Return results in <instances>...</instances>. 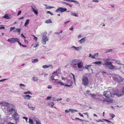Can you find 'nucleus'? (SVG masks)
Segmentation results:
<instances>
[{
    "instance_id": "1",
    "label": "nucleus",
    "mask_w": 124,
    "mask_h": 124,
    "mask_svg": "<svg viewBox=\"0 0 124 124\" xmlns=\"http://www.w3.org/2000/svg\"><path fill=\"white\" fill-rule=\"evenodd\" d=\"M108 59H107L104 60V65L107 66L108 68L110 69H116V66H114L112 64V62H108Z\"/></svg>"
},
{
    "instance_id": "2",
    "label": "nucleus",
    "mask_w": 124,
    "mask_h": 124,
    "mask_svg": "<svg viewBox=\"0 0 124 124\" xmlns=\"http://www.w3.org/2000/svg\"><path fill=\"white\" fill-rule=\"evenodd\" d=\"M112 78L115 81L119 83L121 82L124 79L122 77L117 74L114 75L113 76Z\"/></svg>"
},
{
    "instance_id": "3",
    "label": "nucleus",
    "mask_w": 124,
    "mask_h": 124,
    "mask_svg": "<svg viewBox=\"0 0 124 124\" xmlns=\"http://www.w3.org/2000/svg\"><path fill=\"white\" fill-rule=\"evenodd\" d=\"M71 66L74 70H77L78 66V60L75 59L72 60L71 62Z\"/></svg>"
},
{
    "instance_id": "4",
    "label": "nucleus",
    "mask_w": 124,
    "mask_h": 124,
    "mask_svg": "<svg viewBox=\"0 0 124 124\" xmlns=\"http://www.w3.org/2000/svg\"><path fill=\"white\" fill-rule=\"evenodd\" d=\"M46 32H44L42 35L43 36L42 41V43L43 44H45L46 43V42L48 40L47 37L46 35Z\"/></svg>"
},
{
    "instance_id": "5",
    "label": "nucleus",
    "mask_w": 124,
    "mask_h": 124,
    "mask_svg": "<svg viewBox=\"0 0 124 124\" xmlns=\"http://www.w3.org/2000/svg\"><path fill=\"white\" fill-rule=\"evenodd\" d=\"M15 107L13 104H10L8 108H7V111L8 112H11L15 111Z\"/></svg>"
},
{
    "instance_id": "6",
    "label": "nucleus",
    "mask_w": 124,
    "mask_h": 124,
    "mask_svg": "<svg viewBox=\"0 0 124 124\" xmlns=\"http://www.w3.org/2000/svg\"><path fill=\"white\" fill-rule=\"evenodd\" d=\"M12 117L13 119L16 121V123L19 120V115L16 112H15L13 114Z\"/></svg>"
},
{
    "instance_id": "7",
    "label": "nucleus",
    "mask_w": 124,
    "mask_h": 124,
    "mask_svg": "<svg viewBox=\"0 0 124 124\" xmlns=\"http://www.w3.org/2000/svg\"><path fill=\"white\" fill-rule=\"evenodd\" d=\"M104 95L107 99H109L111 97V94L109 91H104L103 93Z\"/></svg>"
},
{
    "instance_id": "8",
    "label": "nucleus",
    "mask_w": 124,
    "mask_h": 124,
    "mask_svg": "<svg viewBox=\"0 0 124 124\" xmlns=\"http://www.w3.org/2000/svg\"><path fill=\"white\" fill-rule=\"evenodd\" d=\"M83 83L84 85H88L89 81L87 77H84L82 80Z\"/></svg>"
},
{
    "instance_id": "9",
    "label": "nucleus",
    "mask_w": 124,
    "mask_h": 124,
    "mask_svg": "<svg viewBox=\"0 0 124 124\" xmlns=\"http://www.w3.org/2000/svg\"><path fill=\"white\" fill-rule=\"evenodd\" d=\"M83 66V63L81 61L79 62H78V68H80L78 69V70L82 71L83 70V68L82 67Z\"/></svg>"
},
{
    "instance_id": "10",
    "label": "nucleus",
    "mask_w": 124,
    "mask_h": 124,
    "mask_svg": "<svg viewBox=\"0 0 124 124\" xmlns=\"http://www.w3.org/2000/svg\"><path fill=\"white\" fill-rule=\"evenodd\" d=\"M67 10V9L66 8L60 7L56 10L55 12H61V13H62L65 11H66Z\"/></svg>"
},
{
    "instance_id": "11",
    "label": "nucleus",
    "mask_w": 124,
    "mask_h": 124,
    "mask_svg": "<svg viewBox=\"0 0 124 124\" xmlns=\"http://www.w3.org/2000/svg\"><path fill=\"white\" fill-rule=\"evenodd\" d=\"M9 104L10 103H9L6 102H2L1 103V104L2 106L7 107V108H8Z\"/></svg>"
},
{
    "instance_id": "12",
    "label": "nucleus",
    "mask_w": 124,
    "mask_h": 124,
    "mask_svg": "<svg viewBox=\"0 0 124 124\" xmlns=\"http://www.w3.org/2000/svg\"><path fill=\"white\" fill-rule=\"evenodd\" d=\"M98 100L100 101H102L103 102H104V101H107L110 102H112V101L110 99H104V100H102V99L99 98L98 99Z\"/></svg>"
},
{
    "instance_id": "13",
    "label": "nucleus",
    "mask_w": 124,
    "mask_h": 124,
    "mask_svg": "<svg viewBox=\"0 0 124 124\" xmlns=\"http://www.w3.org/2000/svg\"><path fill=\"white\" fill-rule=\"evenodd\" d=\"M53 75H52V77H51V80H57L56 79H55L54 78V77L55 76L57 77V72L56 71H55V72H54L53 73Z\"/></svg>"
},
{
    "instance_id": "14",
    "label": "nucleus",
    "mask_w": 124,
    "mask_h": 124,
    "mask_svg": "<svg viewBox=\"0 0 124 124\" xmlns=\"http://www.w3.org/2000/svg\"><path fill=\"white\" fill-rule=\"evenodd\" d=\"M86 37L83 38L79 41V42L81 44H84L85 43Z\"/></svg>"
},
{
    "instance_id": "15",
    "label": "nucleus",
    "mask_w": 124,
    "mask_h": 124,
    "mask_svg": "<svg viewBox=\"0 0 124 124\" xmlns=\"http://www.w3.org/2000/svg\"><path fill=\"white\" fill-rule=\"evenodd\" d=\"M23 97L25 99L30 100V98L31 97V96L28 94L23 95Z\"/></svg>"
},
{
    "instance_id": "16",
    "label": "nucleus",
    "mask_w": 124,
    "mask_h": 124,
    "mask_svg": "<svg viewBox=\"0 0 124 124\" xmlns=\"http://www.w3.org/2000/svg\"><path fill=\"white\" fill-rule=\"evenodd\" d=\"M19 39L17 38H12L11 43H15L16 42H18Z\"/></svg>"
},
{
    "instance_id": "17",
    "label": "nucleus",
    "mask_w": 124,
    "mask_h": 124,
    "mask_svg": "<svg viewBox=\"0 0 124 124\" xmlns=\"http://www.w3.org/2000/svg\"><path fill=\"white\" fill-rule=\"evenodd\" d=\"M3 17L4 18H5L6 19H9L11 18V17L9 16L8 14H5L4 16H3Z\"/></svg>"
},
{
    "instance_id": "18",
    "label": "nucleus",
    "mask_w": 124,
    "mask_h": 124,
    "mask_svg": "<svg viewBox=\"0 0 124 124\" xmlns=\"http://www.w3.org/2000/svg\"><path fill=\"white\" fill-rule=\"evenodd\" d=\"M32 78L34 82H36L39 80V78L37 77H33Z\"/></svg>"
},
{
    "instance_id": "19",
    "label": "nucleus",
    "mask_w": 124,
    "mask_h": 124,
    "mask_svg": "<svg viewBox=\"0 0 124 124\" xmlns=\"http://www.w3.org/2000/svg\"><path fill=\"white\" fill-rule=\"evenodd\" d=\"M69 111L71 112V113H74L75 112H77V110L71 109H69Z\"/></svg>"
},
{
    "instance_id": "20",
    "label": "nucleus",
    "mask_w": 124,
    "mask_h": 124,
    "mask_svg": "<svg viewBox=\"0 0 124 124\" xmlns=\"http://www.w3.org/2000/svg\"><path fill=\"white\" fill-rule=\"evenodd\" d=\"M91 97L94 99H96V97L97 95H96L95 94H94L90 93V96Z\"/></svg>"
},
{
    "instance_id": "21",
    "label": "nucleus",
    "mask_w": 124,
    "mask_h": 124,
    "mask_svg": "<svg viewBox=\"0 0 124 124\" xmlns=\"http://www.w3.org/2000/svg\"><path fill=\"white\" fill-rule=\"evenodd\" d=\"M89 93V91H87L86 93H85V94L87 96H90V94L91 93Z\"/></svg>"
},
{
    "instance_id": "22",
    "label": "nucleus",
    "mask_w": 124,
    "mask_h": 124,
    "mask_svg": "<svg viewBox=\"0 0 124 124\" xmlns=\"http://www.w3.org/2000/svg\"><path fill=\"white\" fill-rule=\"evenodd\" d=\"M71 50H78V47H76L74 46H72L71 47Z\"/></svg>"
},
{
    "instance_id": "23",
    "label": "nucleus",
    "mask_w": 124,
    "mask_h": 124,
    "mask_svg": "<svg viewBox=\"0 0 124 124\" xmlns=\"http://www.w3.org/2000/svg\"><path fill=\"white\" fill-rule=\"evenodd\" d=\"M21 29L20 28L19 29H16V30H15L14 32H19L21 31Z\"/></svg>"
},
{
    "instance_id": "24",
    "label": "nucleus",
    "mask_w": 124,
    "mask_h": 124,
    "mask_svg": "<svg viewBox=\"0 0 124 124\" xmlns=\"http://www.w3.org/2000/svg\"><path fill=\"white\" fill-rule=\"evenodd\" d=\"M102 63L101 62V61H97L96 62L94 63L100 66V65Z\"/></svg>"
},
{
    "instance_id": "25",
    "label": "nucleus",
    "mask_w": 124,
    "mask_h": 124,
    "mask_svg": "<svg viewBox=\"0 0 124 124\" xmlns=\"http://www.w3.org/2000/svg\"><path fill=\"white\" fill-rule=\"evenodd\" d=\"M45 23H52V22L51 21L50 19H49L45 21Z\"/></svg>"
},
{
    "instance_id": "26",
    "label": "nucleus",
    "mask_w": 124,
    "mask_h": 124,
    "mask_svg": "<svg viewBox=\"0 0 124 124\" xmlns=\"http://www.w3.org/2000/svg\"><path fill=\"white\" fill-rule=\"evenodd\" d=\"M28 106L29 108L31 110H34L35 109V107H30V105L29 104L28 105Z\"/></svg>"
},
{
    "instance_id": "27",
    "label": "nucleus",
    "mask_w": 124,
    "mask_h": 124,
    "mask_svg": "<svg viewBox=\"0 0 124 124\" xmlns=\"http://www.w3.org/2000/svg\"><path fill=\"white\" fill-rule=\"evenodd\" d=\"M54 105V103L52 102H50L49 103V105L51 107H53V106Z\"/></svg>"
},
{
    "instance_id": "28",
    "label": "nucleus",
    "mask_w": 124,
    "mask_h": 124,
    "mask_svg": "<svg viewBox=\"0 0 124 124\" xmlns=\"http://www.w3.org/2000/svg\"><path fill=\"white\" fill-rule=\"evenodd\" d=\"M29 122L30 124H33L32 120L30 118H29Z\"/></svg>"
},
{
    "instance_id": "29",
    "label": "nucleus",
    "mask_w": 124,
    "mask_h": 124,
    "mask_svg": "<svg viewBox=\"0 0 124 124\" xmlns=\"http://www.w3.org/2000/svg\"><path fill=\"white\" fill-rule=\"evenodd\" d=\"M116 62L117 64H122L121 63V61L119 60H116L115 61Z\"/></svg>"
},
{
    "instance_id": "30",
    "label": "nucleus",
    "mask_w": 124,
    "mask_h": 124,
    "mask_svg": "<svg viewBox=\"0 0 124 124\" xmlns=\"http://www.w3.org/2000/svg\"><path fill=\"white\" fill-rule=\"evenodd\" d=\"M51 66L52 65L47 66L46 65H44L42 66V67L44 69H46L48 68L50 66Z\"/></svg>"
},
{
    "instance_id": "31",
    "label": "nucleus",
    "mask_w": 124,
    "mask_h": 124,
    "mask_svg": "<svg viewBox=\"0 0 124 124\" xmlns=\"http://www.w3.org/2000/svg\"><path fill=\"white\" fill-rule=\"evenodd\" d=\"M89 57L93 59H96V57H95L94 56H93L91 54H89Z\"/></svg>"
},
{
    "instance_id": "32",
    "label": "nucleus",
    "mask_w": 124,
    "mask_h": 124,
    "mask_svg": "<svg viewBox=\"0 0 124 124\" xmlns=\"http://www.w3.org/2000/svg\"><path fill=\"white\" fill-rule=\"evenodd\" d=\"M29 19H27L26 21V22L25 23L24 26H26V25H28L29 23Z\"/></svg>"
},
{
    "instance_id": "33",
    "label": "nucleus",
    "mask_w": 124,
    "mask_h": 124,
    "mask_svg": "<svg viewBox=\"0 0 124 124\" xmlns=\"http://www.w3.org/2000/svg\"><path fill=\"white\" fill-rule=\"evenodd\" d=\"M38 60L37 59H34L33 61H32V62L33 63H36L38 62Z\"/></svg>"
},
{
    "instance_id": "34",
    "label": "nucleus",
    "mask_w": 124,
    "mask_h": 124,
    "mask_svg": "<svg viewBox=\"0 0 124 124\" xmlns=\"http://www.w3.org/2000/svg\"><path fill=\"white\" fill-rule=\"evenodd\" d=\"M113 50V49H108L106 52V53H108L109 52H112Z\"/></svg>"
},
{
    "instance_id": "35",
    "label": "nucleus",
    "mask_w": 124,
    "mask_h": 124,
    "mask_svg": "<svg viewBox=\"0 0 124 124\" xmlns=\"http://www.w3.org/2000/svg\"><path fill=\"white\" fill-rule=\"evenodd\" d=\"M91 66V65H86L85 66V68L86 69H88V68L90 67Z\"/></svg>"
},
{
    "instance_id": "36",
    "label": "nucleus",
    "mask_w": 124,
    "mask_h": 124,
    "mask_svg": "<svg viewBox=\"0 0 124 124\" xmlns=\"http://www.w3.org/2000/svg\"><path fill=\"white\" fill-rule=\"evenodd\" d=\"M33 11L34 12V13L36 15H37L38 13V12L37 11V9H36L34 10Z\"/></svg>"
},
{
    "instance_id": "37",
    "label": "nucleus",
    "mask_w": 124,
    "mask_h": 124,
    "mask_svg": "<svg viewBox=\"0 0 124 124\" xmlns=\"http://www.w3.org/2000/svg\"><path fill=\"white\" fill-rule=\"evenodd\" d=\"M110 116L112 118H114V117L115 116V115L113 114H109Z\"/></svg>"
},
{
    "instance_id": "38",
    "label": "nucleus",
    "mask_w": 124,
    "mask_h": 124,
    "mask_svg": "<svg viewBox=\"0 0 124 124\" xmlns=\"http://www.w3.org/2000/svg\"><path fill=\"white\" fill-rule=\"evenodd\" d=\"M27 93L32 94L29 91L28 92H24V94H27Z\"/></svg>"
},
{
    "instance_id": "39",
    "label": "nucleus",
    "mask_w": 124,
    "mask_h": 124,
    "mask_svg": "<svg viewBox=\"0 0 124 124\" xmlns=\"http://www.w3.org/2000/svg\"><path fill=\"white\" fill-rule=\"evenodd\" d=\"M15 29V27H11L10 28V31H11Z\"/></svg>"
},
{
    "instance_id": "40",
    "label": "nucleus",
    "mask_w": 124,
    "mask_h": 124,
    "mask_svg": "<svg viewBox=\"0 0 124 124\" xmlns=\"http://www.w3.org/2000/svg\"><path fill=\"white\" fill-rule=\"evenodd\" d=\"M36 124H41L40 122L39 121L36 120Z\"/></svg>"
},
{
    "instance_id": "41",
    "label": "nucleus",
    "mask_w": 124,
    "mask_h": 124,
    "mask_svg": "<svg viewBox=\"0 0 124 124\" xmlns=\"http://www.w3.org/2000/svg\"><path fill=\"white\" fill-rule=\"evenodd\" d=\"M103 120H105L106 121H107V122H108V124H110V123H111V122L110 121H109L107 119H103Z\"/></svg>"
},
{
    "instance_id": "42",
    "label": "nucleus",
    "mask_w": 124,
    "mask_h": 124,
    "mask_svg": "<svg viewBox=\"0 0 124 124\" xmlns=\"http://www.w3.org/2000/svg\"><path fill=\"white\" fill-rule=\"evenodd\" d=\"M31 7L32 8V11H33L34 10H35V8H36V7L35 6L34 7H33L32 6H31Z\"/></svg>"
},
{
    "instance_id": "43",
    "label": "nucleus",
    "mask_w": 124,
    "mask_h": 124,
    "mask_svg": "<svg viewBox=\"0 0 124 124\" xmlns=\"http://www.w3.org/2000/svg\"><path fill=\"white\" fill-rule=\"evenodd\" d=\"M71 74L73 76V79L74 80V81L75 82V79L74 75V74H72V73H71Z\"/></svg>"
},
{
    "instance_id": "44",
    "label": "nucleus",
    "mask_w": 124,
    "mask_h": 124,
    "mask_svg": "<svg viewBox=\"0 0 124 124\" xmlns=\"http://www.w3.org/2000/svg\"><path fill=\"white\" fill-rule=\"evenodd\" d=\"M23 119H25V120H26V122H27V121H28L27 120L28 119V118L27 117H23Z\"/></svg>"
},
{
    "instance_id": "45",
    "label": "nucleus",
    "mask_w": 124,
    "mask_h": 124,
    "mask_svg": "<svg viewBox=\"0 0 124 124\" xmlns=\"http://www.w3.org/2000/svg\"><path fill=\"white\" fill-rule=\"evenodd\" d=\"M47 13L51 15H53V14L52 13H51L50 11H47Z\"/></svg>"
},
{
    "instance_id": "46",
    "label": "nucleus",
    "mask_w": 124,
    "mask_h": 124,
    "mask_svg": "<svg viewBox=\"0 0 124 124\" xmlns=\"http://www.w3.org/2000/svg\"><path fill=\"white\" fill-rule=\"evenodd\" d=\"M7 80V79H3L0 80V82H3L4 80Z\"/></svg>"
},
{
    "instance_id": "47",
    "label": "nucleus",
    "mask_w": 124,
    "mask_h": 124,
    "mask_svg": "<svg viewBox=\"0 0 124 124\" xmlns=\"http://www.w3.org/2000/svg\"><path fill=\"white\" fill-rule=\"evenodd\" d=\"M47 88L48 89H51L52 87L51 85H49L48 86Z\"/></svg>"
},
{
    "instance_id": "48",
    "label": "nucleus",
    "mask_w": 124,
    "mask_h": 124,
    "mask_svg": "<svg viewBox=\"0 0 124 124\" xmlns=\"http://www.w3.org/2000/svg\"><path fill=\"white\" fill-rule=\"evenodd\" d=\"M51 97V96H48L47 97L46 100H49L50 99Z\"/></svg>"
},
{
    "instance_id": "49",
    "label": "nucleus",
    "mask_w": 124,
    "mask_h": 124,
    "mask_svg": "<svg viewBox=\"0 0 124 124\" xmlns=\"http://www.w3.org/2000/svg\"><path fill=\"white\" fill-rule=\"evenodd\" d=\"M54 8V7H50V6H49L48 7H47V9H50V8Z\"/></svg>"
},
{
    "instance_id": "50",
    "label": "nucleus",
    "mask_w": 124,
    "mask_h": 124,
    "mask_svg": "<svg viewBox=\"0 0 124 124\" xmlns=\"http://www.w3.org/2000/svg\"><path fill=\"white\" fill-rule=\"evenodd\" d=\"M24 42H25V43L26 44H27L28 43V42L27 40H26L25 39H24Z\"/></svg>"
},
{
    "instance_id": "51",
    "label": "nucleus",
    "mask_w": 124,
    "mask_h": 124,
    "mask_svg": "<svg viewBox=\"0 0 124 124\" xmlns=\"http://www.w3.org/2000/svg\"><path fill=\"white\" fill-rule=\"evenodd\" d=\"M21 11H19L18 13L17 16H18L21 13Z\"/></svg>"
},
{
    "instance_id": "52",
    "label": "nucleus",
    "mask_w": 124,
    "mask_h": 124,
    "mask_svg": "<svg viewBox=\"0 0 124 124\" xmlns=\"http://www.w3.org/2000/svg\"><path fill=\"white\" fill-rule=\"evenodd\" d=\"M12 40V38L10 39H8L7 40V41H8L10 42L11 43V40Z\"/></svg>"
},
{
    "instance_id": "53",
    "label": "nucleus",
    "mask_w": 124,
    "mask_h": 124,
    "mask_svg": "<svg viewBox=\"0 0 124 124\" xmlns=\"http://www.w3.org/2000/svg\"><path fill=\"white\" fill-rule=\"evenodd\" d=\"M98 53H95V54H94V56L95 57V56H98V55H98Z\"/></svg>"
},
{
    "instance_id": "54",
    "label": "nucleus",
    "mask_w": 124,
    "mask_h": 124,
    "mask_svg": "<svg viewBox=\"0 0 124 124\" xmlns=\"http://www.w3.org/2000/svg\"><path fill=\"white\" fill-rule=\"evenodd\" d=\"M34 37V39L35 40H36V41H37V38L35 36H33Z\"/></svg>"
},
{
    "instance_id": "55",
    "label": "nucleus",
    "mask_w": 124,
    "mask_h": 124,
    "mask_svg": "<svg viewBox=\"0 0 124 124\" xmlns=\"http://www.w3.org/2000/svg\"><path fill=\"white\" fill-rule=\"evenodd\" d=\"M78 113L80 116L82 117H84L83 115L80 113Z\"/></svg>"
},
{
    "instance_id": "56",
    "label": "nucleus",
    "mask_w": 124,
    "mask_h": 124,
    "mask_svg": "<svg viewBox=\"0 0 124 124\" xmlns=\"http://www.w3.org/2000/svg\"><path fill=\"white\" fill-rule=\"evenodd\" d=\"M20 85L21 86H23V87H24L25 86V85L22 84H20Z\"/></svg>"
},
{
    "instance_id": "57",
    "label": "nucleus",
    "mask_w": 124,
    "mask_h": 124,
    "mask_svg": "<svg viewBox=\"0 0 124 124\" xmlns=\"http://www.w3.org/2000/svg\"><path fill=\"white\" fill-rule=\"evenodd\" d=\"M96 121L97 122H103L102 120H96Z\"/></svg>"
},
{
    "instance_id": "58",
    "label": "nucleus",
    "mask_w": 124,
    "mask_h": 124,
    "mask_svg": "<svg viewBox=\"0 0 124 124\" xmlns=\"http://www.w3.org/2000/svg\"><path fill=\"white\" fill-rule=\"evenodd\" d=\"M78 120H79L81 122H83L84 120L82 119H81L79 118H78Z\"/></svg>"
},
{
    "instance_id": "59",
    "label": "nucleus",
    "mask_w": 124,
    "mask_h": 124,
    "mask_svg": "<svg viewBox=\"0 0 124 124\" xmlns=\"http://www.w3.org/2000/svg\"><path fill=\"white\" fill-rule=\"evenodd\" d=\"M61 85H64V84L62 83V82H61L60 84Z\"/></svg>"
},
{
    "instance_id": "60",
    "label": "nucleus",
    "mask_w": 124,
    "mask_h": 124,
    "mask_svg": "<svg viewBox=\"0 0 124 124\" xmlns=\"http://www.w3.org/2000/svg\"><path fill=\"white\" fill-rule=\"evenodd\" d=\"M93 1L95 2H99L98 0H93Z\"/></svg>"
},
{
    "instance_id": "61",
    "label": "nucleus",
    "mask_w": 124,
    "mask_h": 124,
    "mask_svg": "<svg viewBox=\"0 0 124 124\" xmlns=\"http://www.w3.org/2000/svg\"><path fill=\"white\" fill-rule=\"evenodd\" d=\"M82 47L81 46L78 47V51L81 50L82 49Z\"/></svg>"
},
{
    "instance_id": "62",
    "label": "nucleus",
    "mask_w": 124,
    "mask_h": 124,
    "mask_svg": "<svg viewBox=\"0 0 124 124\" xmlns=\"http://www.w3.org/2000/svg\"><path fill=\"white\" fill-rule=\"evenodd\" d=\"M21 37H23L24 38H25V37L24 36V35L23 33H22L21 34Z\"/></svg>"
},
{
    "instance_id": "63",
    "label": "nucleus",
    "mask_w": 124,
    "mask_h": 124,
    "mask_svg": "<svg viewBox=\"0 0 124 124\" xmlns=\"http://www.w3.org/2000/svg\"><path fill=\"white\" fill-rule=\"evenodd\" d=\"M5 29V27H0V30H1V29Z\"/></svg>"
},
{
    "instance_id": "64",
    "label": "nucleus",
    "mask_w": 124,
    "mask_h": 124,
    "mask_svg": "<svg viewBox=\"0 0 124 124\" xmlns=\"http://www.w3.org/2000/svg\"><path fill=\"white\" fill-rule=\"evenodd\" d=\"M70 22V21H66L65 22H64V24H66V23H69Z\"/></svg>"
}]
</instances>
